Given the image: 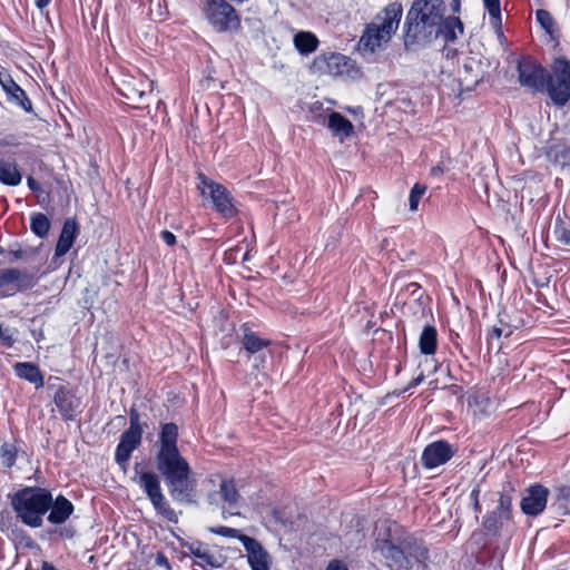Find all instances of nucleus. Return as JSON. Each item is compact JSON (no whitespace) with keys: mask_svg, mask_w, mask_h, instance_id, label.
Segmentation results:
<instances>
[{"mask_svg":"<svg viewBox=\"0 0 570 570\" xmlns=\"http://www.w3.org/2000/svg\"><path fill=\"white\" fill-rule=\"evenodd\" d=\"M179 430L174 422L163 423L157 442L155 464L168 488L171 499L178 503L193 505L196 500V480L187 460L180 454Z\"/></svg>","mask_w":570,"mask_h":570,"instance_id":"f257e3e1","label":"nucleus"},{"mask_svg":"<svg viewBox=\"0 0 570 570\" xmlns=\"http://www.w3.org/2000/svg\"><path fill=\"white\" fill-rule=\"evenodd\" d=\"M444 0H414L404 22L406 45H428L442 39L445 45L453 43L464 32L459 17H445Z\"/></svg>","mask_w":570,"mask_h":570,"instance_id":"f03ea898","label":"nucleus"},{"mask_svg":"<svg viewBox=\"0 0 570 570\" xmlns=\"http://www.w3.org/2000/svg\"><path fill=\"white\" fill-rule=\"evenodd\" d=\"M552 75L533 57L522 56L517 62L518 81L533 92L546 91L552 102L562 107L570 100V61L553 60Z\"/></svg>","mask_w":570,"mask_h":570,"instance_id":"7ed1b4c3","label":"nucleus"},{"mask_svg":"<svg viewBox=\"0 0 570 570\" xmlns=\"http://www.w3.org/2000/svg\"><path fill=\"white\" fill-rule=\"evenodd\" d=\"M373 549L381 553L391 570H411L430 558L424 541L412 533H389L385 539H376Z\"/></svg>","mask_w":570,"mask_h":570,"instance_id":"20e7f679","label":"nucleus"},{"mask_svg":"<svg viewBox=\"0 0 570 570\" xmlns=\"http://www.w3.org/2000/svg\"><path fill=\"white\" fill-rule=\"evenodd\" d=\"M16 517L27 527L40 528L51 507V491L42 487H23L8 495Z\"/></svg>","mask_w":570,"mask_h":570,"instance_id":"39448f33","label":"nucleus"},{"mask_svg":"<svg viewBox=\"0 0 570 570\" xmlns=\"http://www.w3.org/2000/svg\"><path fill=\"white\" fill-rule=\"evenodd\" d=\"M402 13L401 3L392 2L386 6L382 12L376 14L373 22L366 24L358 41L360 48L374 53L383 43L389 42L397 30Z\"/></svg>","mask_w":570,"mask_h":570,"instance_id":"423d86ee","label":"nucleus"},{"mask_svg":"<svg viewBox=\"0 0 570 570\" xmlns=\"http://www.w3.org/2000/svg\"><path fill=\"white\" fill-rule=\"evenodd\" d=\"M139 463H136L134 466L136 474H138V478L135 480L151 502L156 513L169 522L177 523L179 520L178 514L164 495L159 476L151 471L139 472Z\"/></svg>","mask_w":570,"mask_h":570,"instance_id":"0eeeda50","label":"nucleus"},{"mask_svg":"<svg viewBox=\"0 0 570 570\" xmlns=\"http://www.w3.org/2000/svg\"><path fill=\"white\" fill-rule=\"evenodd\" d=\"M203 12L216 32H234L240 27L239 14L226 0H206Z\"/></svg>","mask_w":570,"mask_h":570,"instance_id":"6e6552de","label":"nucleus"},{"mask_svg":"<svg viewBox=\"0 0 570 570\" xmlns=\"http://www.w3.org/2000/svg\"><path fill=\"white\" fill-rule=\"evenodd\" d=\"M203 196H209L213 206L224 218H232L237 214L233 197L227 188L214 180H202L197 187Z\"/></svg>","mask_w":570,"mask_h":570,"instance_id":"1a4fd4ad","label":"nucleus"},{"mask_svg":"<svg viewBox=\"0 0 570 570\" xmlns=\"http://www.w3.org/2000/svg\"><path fill=\"white\" fill-rule=\"evenodd\" d=\"M35 284V277L28 271L18 268L0 269V297H9L17 292L30 289Z\"/></svg>","mask_w":570,"mask_h":570,"instance_id":"9d476101","label":"nucleus"},{"mask_svg":"<svg viewBox=\"0 0 570 570\" xmlns=\"http://www.w3.org/2000/svg\"><path fill=\"white\" fill-rule=\"evenodd\" d=\"M549 489L542 484L535 483L528 487L522 495L520 508L529 517L541 514L548 502Z\"/></svg>","mask_w":570,"mask_h":570,"instance_id":"9b49d317","label":"nucleus"},{"mask_svg":"<svg viewBox=\"0 0 570 570\" xmlns=\"http://www.w3.org/2000/svg\"><path fill=\"white\" fill-rule=\"evenodd\" d=\"M455 449L444 440L430 443L423 450L421 462L426 469H434L446 463L454 455Z\"/></svg>","mask_w":570,"mask_h":570,"instance_id":"f8f14e48","label":"nucleus"},{"mask_svg":"<svg viewBox=\"0 0 570 570\" xmlns=\"http://www.w3.org/2000/svg\"><path fill=\"white\" fill-rule=\"evenodd\" d=\"M0 86L7 96V100L20 107L26 112L32 111V104L26 91L13 80L11 75L4 70H0Z\"/></svg>","mask_w":570,"mask_h":570,"instance_id":"ddd939ff","label":"nucleus"},{"mask_svg":"<svg viewBox=\"0 0 570 570\" xmlns=\"http://www.w3.org/2000/svg\"><path fill=\"white\" fill-rule=\"evenodd\" d=\"M242 543L247 553V562L252 570H269L272 560L262 543L252 537H243Z\"/></svg>","mask_w":570,"mask_h":570,"instance_id":"4468645a","label":"nucleus"},{"mask_svg":"<svg viewBox=\"0 0 570 570\" xmlns=\"http://www.w3.org/2000/svg\"><path fill=\"white\" fill-rule=\"evenodd\" d=\"M142 434L144 433L130 430H125L121 433L119 443L115 452V461L122 469H126L130 460L131 453L140 446Z\"/></svg>","mask_w":570,"mask_h":570,"instance_id":"2eb2a0df","label":"nucleus"},{"mask_svg":"<svg viewBox=\"0 0 570 570\" xmlns=\"http://www.w3.org/2000/svg\"><path fill=\"white\" fill-rule=\"evenodd\" d=\"M53 402L63 421H72L80 405L79 399L67 386H59L53 396Z\"/></svg>","mask_w":570,"mask_h":570,"instance_id":"dca6fc26","label":"nucleus"},{"mask_svg":"<svg viewBox=\"0 0 570 570\" xmlns=\"http://www.w3.org/2000/svg\"><path fill=\"white\" fill-rule=\"evenodd\" d=\"M75 505L65 495H51V507L48 511L47 520L55 525L63 524L73 513Z\"/></svg>","mask_w":570,"mask_h":570,"instance_id":"f3484780","label":"nucleus"},{"mask_svg":"<svg viewBox=\"0 0 570 570\" xmlns=\"http://www.w3.org/2000/svg\"><path fill=\"white\" fill-rule=\"evenodd\" d=\"M511 522V519L503 518V514L498 513L492 510L488 512L482 520V534L489 538H500L504 527H508ZM481 535V532L474 531L472 533V539Z\"/></svg>","mask_w":570,"mask_h":570,"instance_id":"a211bd4d","label":"nucleus"},{"mask_svg":"<svg viewBox=\"0 0 570 570\" xmlns=\"http://www.w3.org/2000/svg\"><path fill=\"white\" fill-rule=\"evenodd\" d=\"M79 234V225L75 218H67L63 222L56 248L55 256H65L72 247L77 236Z\"/></svg>","mask_w":570,"mask_h":570,"instance_id":"6ab92c4d","label":"nucleus"},{"mask_svg":"<svg viewBox=\"0 0 570 570\" xmlns=\"http://www.w3.org/2000/svg\"><path fill=\"white\" fill-rule=\"evenodd\" d=\"M327 128L341 142L354 135V126L338 111H332L327 118Z\"/></svg>","mask_w":570,"mask_h":570,"instance_id":"aec40b11","label":"nucleus"},{"mask_svg":"<svg viewBox=\"0 0 570 570\" xmlns=\"http://www.w3.org/2000/svg\"><path fill=\"white\" fill-rule=\"evenodd\" d=\"M483 188L488 194V198L492 194L498 203L509 204L512 199L518 198L517 189L505 186L503 180H483Z\"/></svg>","mask_w":570,"mask_h":570,"instance_id":"412c9836","label":"nucleus"},{"mask_svg":"<svg viewBox=\"0 0 570 570\" xmlns=\"http://www.w3.org/2000/svg\"><path fill=\"white\" fill-rule=\"evenodd\" d=\"M14 374L22 380L35 384L36 389H40L45 384L43 374L39 366L31 362H18L13 366Z\"/></svg>","mask_w":570,"mask_h":570,"instance_id":"4be33fe9","label":"nucleus"},{"mask_svg":"<svg viewBox=\"0 0 570 570\" xmlns=\"http://www.w3.org/2000/svg\"><path fill=\"white\" fill-rule=\"evenodd\" d=\"M240 342L248 357L262 352L272 344L269 340L262 338L257 333L253 332L247 324L243 325V337Z\"/></svg>","mask_w":570,"mask_h":570,"instance_id":"5701e85b","label":"nucleus"},{"mask_svg":"<svg viewBox=\"0 0 570 570\" xmlns=\"http://www.w3.org/2000/svg\"><path fill=\"white\" fill-rule=\"evenodd\" d=\"M294 47L303 56H308L318 47L317 37L309 31H298L294 36Z\"/></svg>","mask_w":570,"mask_h":570,"instance_id":"b1692460","label":"nucleus"},{"mask_svg":"<svg viewBox=\"0 0 570 570\" xmlns=\"http://www.w3.org/2000/svg\"><path fill=\"white\" fill-rule=\"evenodd\" d=\"M419 347L422 354L433 355L438 348V331L433 325H426L419 338Z\"/></svg>","mask_w":570,"mask_h":570,"instance_id":"393cba45","label":"nucleus"},{"mask_svg":"<svg viewBox=\"0 0 570 570\" xmlns=\"http://www.w3.org/2000/svg\"><path fill=\"white\" fill-rule=\"evenodd\" d=\"M514 493H515V490L509 483L507 487L503 488L502 492H500L498 505L494 509V511H497L498 513L503 514V518L511 519L512 521H513L512 505H513V500H514Z\"/></svg>","mask_w":570,"mask_h":570,"instance_id":"a878e982","label":"nucleus"},{"mask_svg":"<svg viewBox=\"0 0 570 570\" xmlns=\"http://www.w3.org/2000/svg\"><path fill=\"white\" fill-rule=\"evenodd\" d=\"M535 20L539 23V26L546 31V33L550 37L551 40L559 39L560 32L557 22L548 10L538 9L535 11Z\"/></svg>","mask_w":570,"mask_h":570,"instance_id":"bb28decb","label":"nucleus"},{"mask_svg":"<svg viewBox=\"0 0 570 570\" xmlns=\"http://www.w3.org/2000/svg\"><path fill=\"white\" fill-rule=\"evenodd\" d=\"M50 225L51 224L49 218L42 213L32 214L30 217V229L36 236L40 238L48 236Z\"/></svg>","mask_w":570,"mask_h":570,"instance_id":"cd10ccee","label":"nucleus"},{"mask_svg":"<svg viewBox=\"0 0 570 570\" xmlns=\"http://www.w3.org/2000/svg\"><path fill=\"white\" fill-rule=\"evenodd\" d=\"M222 499L229 505L237 504L240 495L234 480H222L219 484Z\"/></svg>","mask_w":570,"mask_h":570,"instance_id":"c85d7f7f","label":"nucleus"},{"mask_svg":"<svg viewBox=\"0 0 570 570\" xmlns=\"http://www.w3.org/2000/svg\"><path fill=\"white\" fill-rule=\"evenodd\" d=\"M551 508L556 509L560 514H570V487H561L558 490V494Z\"/></svg>","mask_w":570,"mask_h":570,"instance_id":"c756f323","label":"nucleus"},{"mask_svg":"<svg viewBox=\"0 0 570 570\" xmlns=\"http://www.w3.org/2000/svg\"><path fill=\"white\" fill-rule=\"evenodd\" d=\"M483 4L489 12L491 24L500 29L502 24L500 0H483Z\"/></svg>","mask_w":570,"mask_h":570,"instance_id":"7c9ffc66","label":"nucleus"},{"mask_svg":"<svg viewBox=\"0 0 570 570\" xmlns=\"http://www.w3.org/2000/svg\"><path fill=\"white\" fill-rule=\"evenodd\" d=\"M403 278H404V275L397 274L394 277L392 285L397 286L401 292H407L410 296L415 297L416 299H420L421 298L420 284L416 282H410V283L403 284V282H402Z\"/></svg>","mask_w":570,"mask_h":570,"instance_id":"2f4dec72","label":"nucleus"},{"mask_svg":"<svg viewBox=\"0 0 570 570\" xmlns=\"http://www.w3.org/2000/svg\"><path fill=\"white\" fill-rule=\"evenodd\" d=\"M428 187L425 184L416 183L409 196V207L411 212H416L419 208V204L423 196L426 194Z\"/></svg>","mask_w":570,"mask_h":570,"instance_id":"473e14b6","label":"nucleus"},{"mask_svg":"<svg viewBox=\"0 0 570 570\" xmlns=\"http://www.w3.org/2000/svg\"><path fill=\"white\" fill-rule=\"evenodd\" d=\"M18 450L16 445L3 443L0 448V456L2 459V463L7 468H12L17 461Z\"/></svg>","mask_w":570,"mask_h":570,"instance_id":"72a5a7b5","label":"nucleus"},{"mask_svg":"<svg viewBox=\"0 0 570 570\" xmlns=\"http://www.w3.org/2000/svg\"><path fill=\"white\" fill-rule=\"evenodd\" d=\"M29 188L36 194L40 205L50 203V190L43 188L40 180H27Z\"/></svg>","mask_w":570,"mask_h":570,"instance_id":"f704fd0d","label":"nucleus"},{"mask_svg":"<svg viewBox=\"0 0 570 570\" xmlns=\"http://www.w3.org/2000/svg\"><path fill=\"white\" fill-rule=\"evenodd\" d=\"M129 428L127 430L136 431L144 433L145 429L148 426L146 421L141 420V414L138 412L137 407L132 405L129 410Z\"/></svg>","mask_w":570,"mask_h":570,"instance_id":"c9c22d12","label":"nucleus"},{"mask_svg":"<svg viewBox=\"0 0 570 570\" xmlns=\"http://www.w3.org/2000/svg\"><path fill=\"white\" fill-rule=\"evenodd\" d=\"M469 405L475 407V412L478 411L481 414H488L489 407L491 405L490 399L485 395H474L469 400Z\"/></svg>","mask_w":570,"mask_h":570,"instance_id":"e433bc0d","label":"nucleus"},{"mask_svg":"<svg viewBox=\"0 0 570 570\" xmlns=\"http://www.w3.org/2000/svg\"><path fill=\"white\" fill-rule=\"evenodd\" d=\"M0 178H21L13 161L0 160Z\"/></svg>","mask_w":570,"mask_h":570,"instance_id":"4c0bfd02","label":"nucleus"},{"mask_svg":"<svg viewBox=\"0 0 570 570\" xmlns=\"http://www.w3.org/2000/svg\"><path fill=\"white\" fill-rule=\"evenodd\" d=\"M17 332L18 331L16 328L3 327L2 323H0V342H1V344L7 348L12 347L16 343L14 335L17 334Z\"/></svg>","mask_w":570,"mask_h":570,"instance_id":"58836bf2","label":"nucleus"},{"mask_svg":"<svg viewBox=\"0 0 570 570\" xmlns=\"http://www.w3.org/2000/svg\"><path fill=\"white\" fill-rule=\"evenodd\" d=\"M210 532H213L215 534H218V535H222V537H225V538L238 539L240 542H242V538L243 537H247L246 534H243L237 529L229 528V527H224V525L212 528Z\"/></svg>","mask_w":570,"mask_h":570,"instance_id":"ea45409f","label":"nucleus"},{"mask_svg":"<svg viewBox=\"0 0 570 570\" xmlns=\"http://www.w3.org/2000/svg\"><path fill=\"white\" fill-rule=\"evenodd\" d=\"M351 60L341 55V53H332L331 57L328 58V67L332 69L333 67H336V73H343L344 70L341 69V66L343 67H347L350 65Z\"/></svg>","mask_w":570,"mask_h":570,"instance_id":"a19ab883","label":"nucleus"},{"mask_svg":"<svg viewBox=\"0 0 570 570\" xmlns=\"http://www.w3.org/2000/svg\"><path fill=\"white\" fill-rule=\"evenodd\" d=\"M554 233L559 243L570 246V229L566 227H556Z\"/></svg>","mask_w":570,"mask_h":570,"instance_id":"79ce46f5","label":"nucleus"},{"mask_svg":"<svg viewBox=\"0 0 570 570\" xmlns=\"http://www.w3.org/2000/svg\"><path fill=\"white\" fill-rule=\"evenodd\" d=\"M480 493H481V489H480V485L476 484L471 493H470V498L472 500V503H473V511L475 513H480L481 512V504H480Z\"/></svg>","mask_w":570,"mask_h":570,"instance_id":"37998d69","label":"nucleus"},{"mask_svg":"<svg viewBox=\"0 0 570 570\" xmlns=\"http://www.w3.org/2000/svg\"><path fill=\"white\" fill-rule=\"evenodd\" d=\"M155 564L159 566V567H164L165 570H171V566L168 561V558L161 551L157 552L156 558H155Z\"/></svg>","mask_w":570,"mask_h":570,"instance_id":"c03bdc74","label":"nucleus"},{"mask_svg":"<svg viewBox=\"0 0 570 570\" xmlns=\"http://www.w3.org/2000/svg\"><path fill=\"white\" fill-rule=\"evenodd\" d=\"M160 237L168 246H174L176 244V236L169 230H163L160 233Z\"/></svg>","mask_w":570,"mask_h":570,"instance_id":"a18cd8bd","label":"nucleus"},{"mask_svg":"<svg viewBox=\"0 0 570 570\" xmlns=\"http://www.w3.org/2000/svg\"><path fill=\"white\" fill-rule=\"evenodd\" d=\"M199 559L203 560L206 564H209L212 567H218L219 566V563L216 562V558L212 553H209L207 551L202 553V556H199Z\"/></svg>","mask_w":570,"mask_h":570,"instance_id":"49530a36","label":"nucleus"},{"mask_svg":"<svg viewBox=\"0 0 570 570\" xmlns=\"http://www.w3.org/2000/svg\"><path fill=\"white\" fill-rule=\"evenodd\" d=\"M76 534V530L73 527H63L59 530V535L62 539H72Z\"/></svg>","mask_w":570,"mask_h":570,"instance_id":"de8ad7c7","label":"nucleus"},{"mask_svg":"<svg viewBox=\"0 0 570 570\" xmlns=\"http://www.w3.org/2000/svg\"><path fill=\"white\" fill-rule=\"evenodd\" d=\"M327 570H348V569L340 560H332L327 566Z\"/></svg>","mask_w":570,"mask_h":570,"instance_id":"09e8293b","label":"nucleus"},{"mask_svg":"<svg viewBox=\"0 0 570 570\" xmlns=\"http://www.w3.org/2000/svg\"><path fill=\"white\" fill-rule=\"evenodd\" d=\"M504 328L501 327V326H494L490 334H489V337L490 338H500L503 334H504Z\"/></svg>","mask_w":570,"mask_h":570,"instance_id":"8fccbe9b","label":"nucleus"},{"mask_svg":"<svg viewBox=\"0 0 570 570\" xmlns=\"http://www.w3.org/2000/svg\"><path fill=\"white\" fill-rule=\"evenodd\" d=\"M424 380V374L421 372L420 375H417L415 379H413L410 383L406 390L412 389L421 384Z\"/></svg>","mask_w":570,"mask_h":570,"instance_id":"3c124183","label":"nucleus"},{"mask_svg":"<svg viewBox=\"0 0 570 570\" xmlns=\"http://www.w3.org/2000/svg\"><path fill=\"white\" fill-rule=\"evenodd\" d=\"M9 254L12 256L10 262H14L23 257L24 252L22 249L10 250Z\"/></svg>","mask_w":570,"mask_h":570,"instance_id":"603ef678","label":"nucleus"},{"mask_svg":"<svg viewBox=\"0 0 570 570\" xmlns=\"http://www.w3.org/2000/svg\"><path fill=\"white\" fill-rule=\"evenodd\" d=\"M450 8L453 13L460 12L461 9V0H451Z\"/></svg>","mask_w":570,"mask_h":570,"instance_id":"864d4df0","label":"nucleus"},{"mask_svg":"<svg viewBox=\"0 0 570 570\" xmlns=\"http://www.w3.org/2000/svg\"><path fill=\"white\" fill-rule=\"evenodd\" d=\"M499 323L501 327L505 326L508 327V331L504 333L505 336H510L512 334V330L510 328V325L503 320L502 314H499Z\"/></svg>","mask_w":570,"mask_h":570,"instance_id":"5fc2aeb1","label":"nucleus"},{"mask_svg":"<svg viewBox=\"0 0 570 570\" xmlns=\"http://www.w3.org/2000/svg\"><path fill=\"white\" fill-rule=\"evenodd\" d=\"M51 0H35V4L38 9L42 10L49 6Z\"/></svg>","mask_w":570,"mask_h":570,"instance_id":"6e6d98bb","label":"nucleus"},{"mask_svg":"<svg viewBox=\"0 0 570 570\" xmlns=\"http://www.w3.org/2000/svg\"><path fill=\"white\" fill-rule=\"evenodd\" d=\"M190 551L191 553L199 559V556H202V553H204L205 551H203L200 549V547H197V548H194V547H190Z\"/></svg>","mask_w":570,"mask_h":570,"instance_id":"4d7b16f0","label":"nucleus"},{"mask_svg":"<svg viewBox=\"0 0 570 570\" xmlns=\"http://www.w3.org/2000/svg\"><path fill=\"white\" fill-rule=\"evenodd\" d=\"M42 570H58L52 563L48 561L42 562Z\"/></svg>","mask_w":570,"mask_h":570,"instance_id":"13d9d810","label":"nucleus"},{"mask_svg":"<svg viewBox=\"0 0 570 570\" xmlns=\"http://www.w3.org/2000/svg\"><path fill=\"white\" fill-rule=\"evenodd\" d=\"M440 174H443V170H442V168H441L440 166H435V167H433V168L431 169V175H432V176H438V175H440Z\"/></svg>","mask_w":570,"mask_h":570,"instance_id":"bf43d9fd","label":"nucleus"},{"mask_svg":"<svg viewBox=\"0 0 570 570\" xmlns=\"http://www.w3.org/2000/svg\"><path fill=\"white\" fill-rule=\"evenodd\" d=\"M561 157H562L564 160H569V161H570V149H564V150L561 153Z\"/></svg>","mask_w":570,"mask_h":570,"instance_id":"052dcab7","label":"nucleus"},{"mask_svg":"<svg viewBox=\"0 0 570 570\" xmlns=\"http://www.w3.org/2000/svg\"><path fill=\"white\" fill-rule=\"evenodd\" d=\"M1 181L9 186H17L21 183V180H1Z\"/></svg>","mask_w":570,"mask_h":570,"instance_id":"680f3d73","label":"nucleus"},{"mask_svg":"<svg viewBox=\"0 0 570 570\" xmlns=\"http://www.w3.org/2000/svg\"><path fill=\"white\" fill-rule=\"evenodd\" d=\"M132 95H138V97H142L144 92L138 90H132Z\"/></svg>","mask_w":570,"mask_h":570,"instance_id":"e2e57ef3","label":"nucleus"},{"mask_svg":"<svg viewBox=\"0 0 570 570\" xmlns=\"http://www.w3.org/2000/svg\"><path fill=\"white\" fill-rule=\"evenodd\" d=\"M121 95H124V96H125L126 98H128V99H132V98H134V97H132L131 95H129V94L121 92Z\"/></svg>","mask_w":570,"mask_h":570,"instance_id":"0e129e2a","label":"nucleus"},{"mask_svg":"<svg viewBox=\"0 0 570 570\" xmlns=\"http://www.w3.org/2000/svg\"><path fill=\"white\" fill-rule=\"evenodd\" d=\"M198 178H199V179H203V178H206V177H205L203 174H199V175H198Z\"/></svg>","mask_w":570,"mask_h":570,"instance_id":"69168bd1","label":"nucleus"},{"mask_svg":"<svg viewBox=\"0 0 570 570\" xmlns=\"http://www.w3.org/2000/svg\"><path fill=\"white\" fill-rule=\"evenodd\" d=\"M261 358V362L264 363L265 362V358L262 357L261 355L258 356Z\"/></svg>","mask_w":570,"mask_h":570,"instance_id":"338daca9","label":"nucleus"}]
</instances>
